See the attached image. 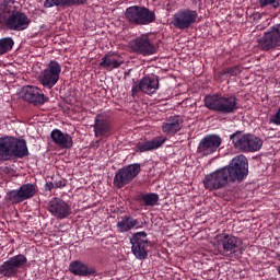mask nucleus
Instances as JSON below:
<instances>
[{
  "label": "nucleus",
  "mask_w": 280,
  "mask_h": 280,
  "mask_svg": "<svg viewBox=\"0 0 280 280\" xmlns=\"http://www.w3.org/2000/svg\"><path fill=\"white\" fill-rule=\"evenodd\" d=\"M248 167L246 156L232 158L229 165L203 175V189L214 191L224 189L230 184L243 183V179H246V175H248Z\"/></svg>",
  "instance_id": "nucleus-1"
},
{
  "label": "nucleus",
  "mask_w": 280,
  "mask_h": 280,
  "mask_svg": "<svg viewBox=\"0 0 280 280\" xmlns=\"http://www.w3.org/2000/svg\"><path fill=\"white\" fill-rule=\"evenodd\" d=\"M203 104L209 110L223 115H231L240 109L236 95L208 94L203 98Z\"/></svg>",
  "instance_id": "nucleus-2"
},
{
  "label": "nucleus",
  "mask_w": 280,
  "mask_h": 280,
  "mask_svg": "<svg viewBox=\"0 0 280 280\" xmlns=\"http://www.w3.org/2000/svg\"><path fill=\"white\" fill-rule=\"evenodd\" d=\"M125 18L130 25H150L156 23V13L148 7H128L125 11Z\"/></svg>",
  "instance_id": "nucleus-3"
},
{
  "label": "nucleus",
  "mask_w": 280,
  "mask_h": 280,
  "mask_svg": "<svg viewBox=\"0 0 280 280\" xmlns=\"http://www.w3.org/2000/svg\"><path fill=\"white\" fill-rule=\"evenodd\" d=\"M214 241L218 242V250L221 252V256L238 257V255H243V250H241L243 248V241L238 240V237L218 234Z\"/></svg>",
  "instance_id": "nucleus-4"
},
{
  "label": "nucleus",
  "mask_w": 280,
  "mask_h": 280,
  "mask_svg": "<svg viewBox=\"0 0 280 280\" xmlns=\"http://www.w3.org/2000/svg\"><path fill=\"white\" fill-rule=\"evenodd\" d=\"M30 154L24 141H0V161L23 159Z\"/></svg>",
  "instance_id": "nucleus-5"
},
{
  "label": "nucleus",
  "mask_w": 280,
  "mask_h": 280,
  "mask_svg": "<svg viewBox=\"0 0 280 280\" xmlns=\"http://www.w3.org/2000/svg\"><path fill=\"white\" fill-rule=\"evenodd\" d=\"M141 173V164H128L124 165L117 170V173L114 174V188L122 189L125 186L129 185L130 182L135 180V177H138V174Z\"/></svg>",
  "instance_id": "nucleus-6"
},
{
  "label": "nucleus",
  "mask_w": 280,
  "mask_h": 280,
  "mask_svg": "<svg viewBox=\"0 0 280 280\" xmlns=\"http://www.w3.org/2000/svg\"><path fill=\"white\" fill-rule=\"evenodd\" d=\"M26 268V256L22 254L9 257L5 261L0 265L1 278L12 279L19 275V270Z\"/></svg>",
  "instance_id": "nucleus-7"
},
{
  "label": "nucleus",
  "mask_w": 280,
  "mask_h": 280,
  "mask_svg": "<svg viewBox=\"0 0 280 280\" xmlns=\"http://www.w3.org/2000/svg\"><path fill=\"white\" fill-rule=\"evenodd\" d=\"M257 47L261 51H271L280 47V23L270 26L261 37L257 39Z\"/></svg>",
  "instance_id": "nucleus-8"
},
{
  "label": "nucleus",
  "mask_w": 280,
  "mask_h": 280,
  "mask_svg": "<svg viewBox=\"0 0 280 280\" xmlns=\"http://www.w3.org/2000/svg\"><path fill=\"white\" fill-rule=\"evenodd\" d=\"M35 195H37V186L33 184H23L20 188L5 192V199L9 200V203L19 205L32 199Z\"/></svg>",
  "instance_id": "nucleus-9"
},
{
  "label": "nucleus",
  "mask_w": 280,
  "mask_h": 280,
  "mask_svg": "<svg viewBox=\"0 0 280 280\" xmlns=\"http://www.w3.org/2000/svg\"><path fill=\"white\" fill-rule=\"evenodd\" d=\"M60 71L62 68L58 61H50L46 69L39 75V82L45 86V89H54L60 80Z\"/></svg>",
  "instance_id": "nucleus-10"
},
{
  "label": "nucleus",
  "mask_w": 280,
  "mask_h": 280,
  "mask_svg": "<svg viewBox=\"0 0 280 280\" xmlns=\"http://www.w3.org/2000/svg\"><path fill=\"white\" fill-rule=\"evenodd\" d=\"M145 232H135L131 235V255L135 256V259L145 260L149 257V241H145Z\"/></svg>",
  "instance_id": "nucleus-11"
},
{
  "label": "nucleus",
  "mask_w": 280,
  "mask_h": 280,
  "mask_svg": "<svg viewBox=\"0 0 280 280\" xmlns=\"http://www.w3.org/2000/svg\"><path fill=\"white\" fill-rule=\"evenodd\" d=\"M198 19V12L189 9L180 10L173 15L172 24L176 30H189Z\"/></svg>",
  "instance_id": "nucleus-12"
},
{
  "label": "nucleus",
  "mask_w": 280,
  "mask_h": 280,
  "mask_svg": "<svg viewBox=\"0 0 280 280\" xmlns=\"http://www.w3.org/2000/svg\"><path fill=\"white\" fill-rule=\"evenodd\" d=\"M30 23H32V20H30L27 14L21 11H15L9 15L4 25L12 32H23L30 27Z\"/></svg>",
  "instance_id": "nucleus-13"
},
{
  "label": "nucleus",
  "mask_w": 280,
  "mask_h": 280,
  "mask_svg": "<svg viewBox=\"0 0 280 280\" xmlns=\"http://www.w3.org/2000/svg\"><path fill=\"white\" fill-rule=\"evenodd\" d=\"M141 91L147 95H154L159 91V77H144L131 88V95L135 97Z\"/></svg>",
  "instance_id": "nucleus-14"
},
{
  "label": "nucleus",
  "mask_w": 280,
  "mask_h": 280,
  "mask_svg": "<svg viewBox=\"0 0 280 280\" xmlns=\"http://www.w3.org/2000/svg\"><path fill=\"white\" fill-rule=\"evenodd\" d=\"M48 213L52 214L56 220H66V218L73 214V210L62 199L52 198V200L48 201Z\"/></svg>",
  "instance_id": "nucleus-15"
},
{
  "label": "nucleus",
  "mask_w": 280,
  "mask_h": 280,
  "mask_svg": "<svg viewBox=\"0 0 280 280\" xmlns=\"http://www.w3.org/2000/svg\"><path fill=\"white\" fill-rule=\"evenodd\" d=\"M130 47L133 54H139L140 56H154L156 54V46L148 37H138L131 40Z\"/></svg>",
  "instance_id": "nucleus-16"
},
{
  "label": "nucleus",
  "mask_w": 280,
  "mask_h": 280,
  "mask_svg": "<svg viewBox=\"0 0 280 280\" xmlns=\"http://www.w3.org/2000/svg\"><path fill=\"white\" fill-rule=\"evenodd\" d=\"M24 102H28V104H33L34 106H43L46 102H49V97L45 96L43 90L36 86H26L24 88Z\"/></svg>",
  "instance_id": "nucleus-17"
},
{
  "label": "nucleus",
  "mask_w": 280,
  "mask_h": 280,
  "mask_svg": "<svg viewBox=\"0 0 280 280\" xmlns=\"http://www.w3.org/2000/svg\"><path fill=\"white\" fill-rule=\"evenodd\" d=\"M124 65V58L117 52H108L100 62L101 69H106V71H113L114 69H119Z\"/></svg>",
  "instance_id": "nucleus-18"
},
{
  "label": "nucleus",
  "mask_w": 280,
  "mask_h": 280,
  "mask_svg": "<svg viewBox=\"0 0 280 280\" xmlns=\"http://www.w3.org/2000/svg\"><path fill=\"white\" fill-rule=\"evenodd\" d=\"M93 128L95 137H106V135H110V132H113V125H110V120L101 114L96 115Z\"/></svg>",
  "instance_id": "nucleus-19"
},
{
  "label": "nucleus",
  "mask_w": 280,
  "mask_h": 280,
  "mask_svg": "<svg viewBox=\"0 0 280 280\" xmlns=\"http://www.w3.org/2000/svg\"><path fill=\"white\" fill-rule=\"evenodd\" d=\"M68 270H70V275L81 278H86L94 275V267L88 266L80 260L70 261V267H68Z\"/></svg>",
  "instance_id": "nucleus-20"
},
{
  "label": "nucleus",
  "mask_w": 280,
  "mask_h": 280,
  "mask_svg": "<svg viewBox=\"0 0 280 280\" xmlns=\"http://www.w3.org/2000/svg\"><path fill=\"white\" fill-rule=\"evenodd\" d=\"M260 141H234L232 148L236 149L240 153H253L260 150Z\"/></svg>",
  "instance_id": "nucleus-21"
},
{
  "label": "nucleus",
  "mask_w": 280,
  "mask_h": 280,
  "mask_svg": "<svg viewBox=\"0 0 280 280\" xmlns=\"http://www.w3.org/2000/svg\"><path fill=\"white\" fill-rule=\"evenodd\" d=\"M141 226L138 225V220L135 218H130L128 215H124L118 218L117 221V233H127L130 230L140 229Z\"/></svg>",
  "instance_id": "nucleus-22"
},
{
  "label": "nucleus",
  "mask_w": 280,
  "mask_h": 280,
  "mask_svg": "<svg viewBox=\"0 0 280 280\" xmlns=\"http://www.w3.org/2000/svg\"><path fill=\"white\" fill-rule=\"evenodd\" d=\"M86 0H45L44 8H73V5H84Z\"/></svg>",
  "instance_id": "nucleus-23"
},
{
  "label": "nucleus",
  "mask_w": 280,
  "mask_h": 280,
  "mask_svg": "<svg viewBox=\"0 0 280 280\" xmlns=\"http://www.w3.org/2000/svg\"><path fill=\"white\" fill-rule=\"evenodd\" d=\"M180 126H183V118L173 116L168 118L167 122L163 124L162 130L166 135H176L180 130Z\"/></svg>",
  "instance_id": "nucleus-24"
},
{
  "label": "nucleus",
  "mask_w": 280,
  "mask_h": 280,
  "mask_svg": "<svg viewBox=\"0 0 280 280\" xmlns=\"http://www.w3.org/2000/svg\"><path fill=\"white\" fill-rule=\"evenodd\" d=\"M14 1L3 0L0 3V23H5L14 11Z\"/></svg>",
  "instance_id": "nucleus-25"
},
{
  "label": "nucleus",
  "mask_w": 280,
  "mask_h": 280,
  "mask_svg": "<svg viewBox=\"0 0 280 280\" xmlns=\"http://www.w3.org/2000/svg\"><path fill=\"white\" fill-rule=\"evenodd\" d=\"M161 145H163V141L139 142V144L135 145V153H145L149 151H153L160 149Z\"/></svg>",
  "instance_id": "nucleus-26"
},
{
  "label": "nucleus",
  "mask_w": 280,
  "mask_h": 280,
  "mask_svg": "<svg viewBox=\"0 0 280 280\" xmlns=\"http://www.w3.org/2000/svg\"><path fill=\"white\" fill-rule=\"evenodd\" d=\"M221 145V142L218 141H203L200 142V145L196 148V150L200 151V153L203 154H210L213 153L214 151H218V147Z\"/></svg>",
  "instance_id": "nucleus-27"
},
{
  "label": "nucleus",
  "mask_w": 280,
  "mask_h": 280,
  "mask_svg": "<svg viewBox=\"0 0 280 280\" xmlns=\"http://www.w3.org/2000/svg\"><path fill=\"white\" fill-rule=\"evenodd\" d=\"M139 201L142 202V206L144 207H156V202L160 201V195L154 192L140 195Z\"/></svg>",
  "instance_id": "nucleus-28"
},
{
  "label": "nucleus",
  "mask_w": 280,
  "mask_h": 280,
  "mask_svg": "<svg viewBox=\"0 0 280 280\" xmlns=\"http://www.w3.org/2000/svg\"><path fill=\"white\" fill-rule=\"evenodd\" d=\"M12 47H14V39H12V37L1 38L0 39V56H3V54H8V51H11Z\"/></svg>",
  "instance_id": "nucleus-29"
},
{
  "label": "nucleus",
  "mask_w": 280,
  "mask_h": 280,
  "mask_svg": "<svg viewBox=\"0 0 280 280\" xmlns=\"http://www.w3.org/2000/svg\"><path fill=\"white\" fill-rule=\"evenodd\" d=\"M232 141H255V136L252 133H244V131H236L230 136Z\"/></svg>",
  "instance_id": "nucleus-30"
},
{
  "label": "nucleus",
  "mask_w": 280,
  "mask_h": 280,
  "mask_svg": "<svg viewBox=\"0 0 280 280\" xmlns=\"http://www.w3.org/2000/svg\"><path fill=\"white\" fill-rule=\"evenodd\" d=\"M50 139L52 141H73L69 133L61 132L60 129H54L50 132Z\"/></svg>",
  "instance_id": "nucleus-31"
},
{
  "label": "nucleus",
  "mask_w": 280,
  "mask_h": 280,
  "mask_svg": "<svg viewBox=\"0 0 280 280\" xmlns=\"http://www.w3.org/2000/svg\"><path fill=\"white\" fill-rule=\"evenodd\" d=\"M258 3L261 9L277 10L280 7V0H258Z\"/></svg>",
  "instance_id": "nucleus-32"
},
{
  "label": "nucleus",
  "mask_w": 280,
  "mask_h": 280,
  "mask_svg": "<svg viewBox=\"0 0 280 280\" xmlns=\"http://www.w3.org/2000/svg\"><path fill=\"white\" fill-rule=\"evenodd\" d=\"M242 73V67L240 66H233L230 68H225L220 72V75H231V77H235V75H240Z\"/></svg>",
  "instance_id": "nucleus-33"
},
{
  "label": "nucleus",
  "mask_w": 280,
  "mask_h": 280,
  "mask_svg": "<svg viewBox=\"0 0 280 280\" xmlns=\"http://www.w3.org/2000/svg\"><path fill=\"white\" fill-rule=\"evenodd\" d=\"M52 143H56V148H59V150H66L73 147V142L70 141H56Z\"/></svg>",
  "instance_id": "nucleus-34"
},
{
  "label": "nucleus",
  "mask_w": 280,
  "mask_h": 280,
  "mask_svg": "<svg viewBox=\"0 0 280 280\" xmlns=\"http://www.w3.org/2000/svg\"><path fill=\"white\" fill-rule=\"evenodd\" d=\"M269 124H273L275 126H280V106L276 114L269 119Z\"/></svg>",
  "instance_id": "nucleus-35"
},
{
  "label": "nucleus",
  "mask_w": 280,
  "mask_h": 280,
  "mask_svg": "<svg viewBox=\"0 0 280 280\" xmlns=\"http://www.w3.org/2000/svg\"><path fill=\"white\" fill-rule=\"evenodd\" d=\"M202 141H222V138L218 135H208L202 139Z\"/></svg>",
  "instance_id": "nucleus-36"
},
{
  "label": "nucleus",
  "mask_w": 280,
  "mask_h": 280,
  "mask_svg": "<svg viewBox=\"0 0 280 280\" xmlns=\"http://www.w3.org/2000/svg\"><path fill=\"white\" fill-rule=\"evenodd\" d=\"M66 186H55L51 183H45V191H51V189H62Z\"/></svg>",
  "instance_id": "nucleus-37"
},
{
  "label": "nucleus",
  "mask_w": 280,
  "mask_h": 280,
  "mask_svg": "<svg viewBox=\"0 0 280 280\" xmlns=\"http://www.w3.org/2000/svg\"><path fill=\"white\" fill-rule=\"evenodd\" d=\"M261 16H264V13H253L252 14V19H253V23H259V21H261Z\"/></svg>",
  "instance_id": "nucleus-38"
},
{
  "label": "nucleus",
  "mask_w": 280,
  "mask_h": 280,
  "mask_svg": "<svg viewBox=\"0 0 280 280\" xmlns=\"http://www.w3.org/2000/svg\"><path fill=\"white\" fill-rule=\"evenodd\" d=\"M48 183H52V186H56V187H66V179H59L56 182H48Z\"/></svg>",
  "instance_id": "nucleus-39"
},
{
  "label": "nucleus",
  "mask_w": 280,
  "mask_h": 280,
  "mask_svg": "<svg viewBox=\"0 0 280 280\" xmlns=\"http://www.w3.org/2000/svg\"><path fill=\"white\" fill-rule=\"evenodd\" d=\"M8 141H25V140L11 137V138H8Z\"/></svg>",
  "instance_id": "nucleus-40"
},
{
  "label": "nucleus",
  "mask_w": 280,
  "mask_h": 280,
  "mask_svg": "<svg viewBox=\"0 0 280 280\" xmlns=\"http://www.w3.org/2000/svg\"><path fill=\"white\" fill-rule=\"evenodd\" d=\"M0 141H5V138H0Z\"/></svg>",
  "instance_id": "nucleus-41"
},
{
  "label": "nucleus",
  "mask_w": 280,
  "mask_h": 280,
  "mask_svg": "<svg viewBox=\"0 0 280 280\" xmlns=\"http://www.w3.org/2000/svg\"><path fill=\"white\" fill-rule=\"evenodd\" d=\"M278 271H279V277H280V266H279V268H278Z\"/></svg>",
  "instance_id": "nucleus-42"
},
{
  "label": "nucleus",
  "mask_w": 280,
  "mask_h": 280,
  "mask_svg": "<svg viewBox=\"0 0 280 280\" xmlns=\"http://www.w3.org/2000/svg\"><path fill=\"white\" fill-rule=\"evenodd\" d=\"M260 30H264V27H260Z\"/></svg>",
  "instance_id": "nucleus-43"
}]
</instances>
